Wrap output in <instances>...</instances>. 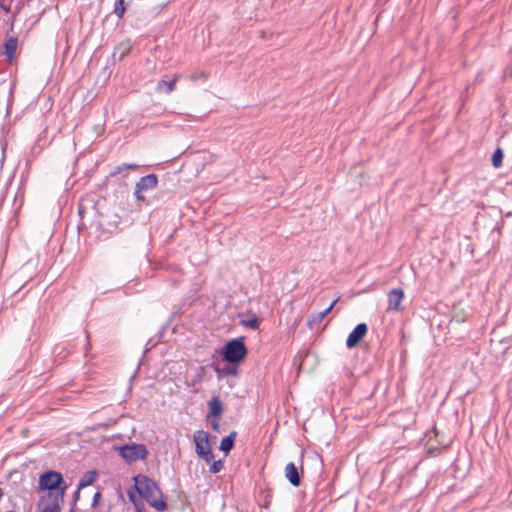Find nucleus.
Listing matches in <instances>:
<instances>
[{
    "label": "nucleus",
    "instance_id": "1",
    "mask_svg": "<svg viewBox=\"0 0 512 512\" xmlns=\"http://www.w3.org/2000/svg\"><path fill=\"white\" fill-rule=\"evenodd\" d=\"M137 492L156 510L164 511L166 503L162 499V493L156 483L150 478L142 475L134 477Z\"/></svg>",
    "mask_w": 512,
    "mask_h": 512
},
{
    "label": "nucleus",
    "instance_id": "2",
    "mask_svg": "<svg viewBox=\"0 0 512 512\" xmlns=\"http://www.w3.org/2000/svg\"><path fill=\"white\" fill-rule=\"evenodd\" d=\"M248 354V349L243 336L227 341L221 348L220 356L223 361L230 364L242 363Z\"/></svg>",
    "mask_w": 512,
    "mask_h": 512
},
{
    "label": "nucleus",
    "instance_id": "3",
    "mask_svg": "<svg viewBox=\"0 0 512 512\" xmlns=\"http://www.w3.org/2000/svg\"><path fill=\"white\" fill-rule=\"evenodd\" d=\"M95 431H84L82 433H74L67 435L68 445H77L79 448H98L107 442L100 435H95Z\"/></svg>",
    "mask_w": 512,
    "mask_h": 512
},
{
    "label": "nucleus",
    "instance_id": "4",
    "mask_svg": "<svg viewBox=\"0 0 512 512\" xmlns=\"http://www.w3.org/2000/svg\"><path fill=\"white\" fill-rule=\"evenodd\" d=\"M66 485L59 492H50L43 496L38 504L40 512H60Z\"/></svg>",
    "mask_w": 512,
    "mask_h": 512
},
{
    "label": "nucleus",
    "instance_id": "5",
    "mask_svg": "<svg viewBox=\"0 0 512 512\" xmlns=\"http://www.w3.org/2000/svg\"><path fill=\"white\" fill-rule=\"evenodd\" d=\"M230 450H220L221 456L214 454V450H196L199 458L203 459L210 465L209 471L213 474L220 472L223 469V461L228 456Z\"/></svg>",
    "mask_w": 512,
    "mask_h": 512
},
{
    "label": "nucleus",
    "instance_id": "6",
    "mask_svg": "<svg viewBox=\"0 0 512 512\" xmlns=\"http://www.w3.org/2000/svg\"><path fill=\"white\" fill-rule=\"evenodd\" d=\"M63 478L61 473L55 471H47L40 476L39 488L50 492H59Z\"/></svg>",
    "mask_w": 512,
    "mask_h": 512
},
{
    "label": "nucleus",
    "instance_id": "7",
    "mask_svg": "<svg viewBox=\"0 0 512 512\" xmlns=\"http://www.w3.org/2000/svg\"><path fill=\"white\" fill-rule=\"evenodd\" d=\"M158 185V177L156 174L151 173L139 179L136 183L134 196L138 202H146L144 192L156 188Z\"/></svg>",
    "mask_w": 512,
    "mask_h": 512
},
{
    "label": "nucleus",
    "instance_id": "8",
    "mask_svg": "<svg viewBox=\"0 0 512 512\" xmlns=\"http://www.w3.org/2000/svg\"><path fill=\"white\" fill-rule=\"evenodd\" d=\"M368 326L366 323H359L355 326V328L350 332L346 339V346L351 349L356 347L359 342L364 338L367 334Z\"/></svg>",
    "mask_w": 512,
    "mask_h": 512
},
{
    "label": "nucleus",
    "instance_id": "9",
    "mask_svg": "<svg viewBox=\"0 0 512 512\" xmlns=\"http://www.w3.org/2000/svg\"><path fill=\"white\" fill-rule=\"evenodd\" d=\"M404 298V291L401 288H393L388 293V307L387 311H401V302Z\"/></svg>",
    "mask_w": 512,
    "mask_h": 512
},
{
    "label": "nucleus",
    "instance_id": "10",
    "mask_svg": "<svg viewBox=\"0 0 512 512\" xmlns=\"http://www.w3.org/2000/svg\"><path fill=\"white\" fill-rule=\"evenodd\" d=\"M238 365L239 364L227 363L223 367H219L217 364L211 363L210 367H212L213 370L215 371L217 378L221 380L222 378L228 375L237 376L239 373Z\"/></svg>",
    "mask_w": 512,
    "mask_h": 512
},
{
    "label": "nucleus",
    "instance_id": "11",
    "mask_svg": "<svg viewBox=\"0 0 512 512\" xmlns=\"http://www.w3.org/2000/svg\"><path fill=\"white\" fill-rule=\"evenodd\" d=\"M121 457L127 462L132 463L136 460H145L148 450H119Z\"/></svg>",
    "mask_w": 512,
    "mask_h": 512
},
{
    "label": "nucleus",
    "instance_id": "12",
    "mask_svg": "<svg viewBox=\"0 0 512 512\" xmlns=\"http://www.w3.org/2000/svg\"><path fill=\"white\" fill-rule=\"evenodd\" d=\"M337 301H338V299L333 300L331 302V304L327 308H325L323 311L310 315L309 319H308V326L312 328V327L320 324L324 320V318L328 315V313L332 310V308L334 307V305L336 304Z\"/></svg>",
    "mask_w": 512,
    "mask_h": 512
},
{
    "label": "nucleus",
    "instance_id": "13",
    "mask_svg": "<svg viewBox=\"0 0 512 512\" xmlns=\"http://www.w3.org/2000/svg\"><path fill=\"white\" fill-rule=\"evenodd\" d=\"M178 79V75H175L171 80L161 79L156 85V91L158 93L170 94L175 90Z\"/></svg>",
    "mask_w": 512,
    "mask_h": 512
},
{
    "label": "nucleus",
    "instance_id": "14",
    "mask_svg": "<svg viewBox=\"0 0 512 512\" xmlns=\"http://www.w3.org/2000/svg\"><path fill=\"white\" fill-rule=\"evenodd\" d=\"M285 476L294 487H298L300 485L301 478L294 463L290 462L286 465Z\"/></svg>",
    "mask_w": 512,
    "mask_h": 512
},
{
    "label": "nucleus",
    "instance_id": "15",
    "mask_svg": "<svg viewBox=\"0 0 512 512\" xmlns=\"http://www.w3.org/2000/svg\"><path fill=\"white\" fill-rule=\"evenodd\" d=\"M193 440L195 448H211L210 446V434L203 430H198L194 433Z\"/></svg>",
    "mask_w": 512,
    "mask_h": 512
},
{
    "label": "nucleus",
    "instance_id": "16",
    "mask_svg": "<svg viewBox=\"0 0 512 512\" xmlns=\"http://www.w3.org/2000/svg\"><path fill=\"white\" fill-rule=\"evenodd\" d=\"M139 168L138 164L135 163H123L115 167L108 175V177H115L121 175L123 178L127 177L129 170H136Z\"/></svg>",
    "mask_w": 512,
    "mask_h": 512
},
{
    "label": "nucleus",
    "instance_id": "17",
    "mask_svg": "<svg viewBox=\"0 0 512 512\" xmlns=\"http://www.w3.org/2000/svg\"><path fill=\"white\" fill-rule=\"evenodd\" d=\"M209 415L217 418L222 414L223 404L219 397L214 396L208 401Z\"/></svg>",
    "mask_w": 512,
    "mask_h": 512
},
{
    "label": "nucleus",
    "instance_id": "18",
    "mask_svg": "<svg viewBox=\"0 0 512 512\" xmlns=\"http://www.w3.org/2000/svg\"><path fill=\"white\" fill-rule=\"evenodd\" d=\"M18 45V39L16 37H10L4 43V54L9 62L14 58Z\"/></svg>",
    "mask_w": 512,
    "mask_h": 512
},
{
    "label": "nucleus",
    "instance_id": "19",
    "mask_svg": "<svg viewBox=\"0 0 512 512\" xmlns=\"http://www.w3.org/2000/svg\"><path fill=\"white\" fill-rule=\"evenodd\" d=\"M130 50V43L122 42L117 47H115L112 57L114 60L117 59L118 61H122L130 53Z\"/></svg>",
    "mask_w": 512,
    "mask_h": 512
},
{
    "label": "nucleus",
    "instance_id": "20",
    "mask_svg": "<svg viewBox=\"0 0 512 512\" xmlns=\"http://www.w3.org/2000/svg\"><path fill=\"white\" fill-rule=\"evenodd\" d=\"M240 324L246 328L251 329V330H256V329H258V327L260 325V319L254 313H251L248 315L247 318L241 319Z\"/></svg>",
    "mask_w": 512,
    "mask_h": 512
},
{
    "label": "nucleus",
    "instance_id": "21",
    "mask_svg": "<svg viewBox=\"0 0 512 512\" xmlns=\"http://www.w3.org/2000/svg\"><path fill=\"white\" fill-rule=\"evenodd\" d=\"M98 473L96 471L87 472L80 480L78 487L84 488L91 485L97 478Z\"/></svg>",
    "mask_w": 512,
    "mask_h": 512
},
{
    "label": "nucleus",
    "instance_id": "22",
    "mask_svg": "<svg viewBox=\"0 0 512 512\" xmlns=\"http://www.w3.org/2000/svg\"><path fill=\"white\" fill-rule=\"evenodd\" d=\"M504 152L501 148L495 149L492 154L491 162L495 168H500L503 164Z\"/></svg>",
    "mask_w": 512,
    "mask_h": 512
},
{
    "label": "nucleus",
    "instance_id": "23",
    "mask_svg": "<svg viewBox=\"0 0 512 512\" xmlns=\"http://www.w3.org/2000/svg\"><path fill=\"white\" fill-rule=\"evenodd\" d=\"M236 432H231L229 435L223 437L218 448H234Z\"/></svg>",
    "mask_w": 512,
    "mask_h": 512
},
{
    "label": "nucleus",
    "instance_id": "24",
    "mask_svg": "<svg viewBox=\"0 0 512 512\" xmlns=\"http://www.w3.org/2000/svg\"><path fill=\"white\" fill-rule=\"evenodd\" d=\"M126 12L124 0H115L113 13L118 17L122 18Z\"/></svg>",
    "mask_w": 512,
    "mask_h": 512
},
{
    "label": "nucleus",
    "instance_id": "25",
    "mask_svg": "<svg viewBox=\"0 0 512 512\" xmlns=\"http://www.w3.org/2000/svg\"><path fill=\"white\" fill-rule=\"evenodd\" d=\"M111 448H125V449H128V448H146V447H145L144 444L126 443V444H122V445L113 444L111 446Z\"/></svg>",
    "mask_w": 512,
    "mask_h": 512
},
{
    "label": "nucleus",
    "instance_id": "26",
    "mask_svg": "<svg viewBox=\"0 0 512 512\" xmlns=\"http://www.w3.org/2000/svg\"><path fill=\"white\" fill-rule=\"evenodd\" d=\"M100 498H101V493L100 492H96L94 494V496H93V501H92V506L93 507H95L98 504Z\"/></svg>",
    "mask_w": 512,
    "mask_h": 512
},
{
    "label": "nucleus",
    "instance_id": "27",
    "mask_svg": "<svg viewBox=\"0 0 512 512\" xmlns=\"http://www.w3.org/2000/svg\"><path fill=\"white\" fill-rule=\"evenodd\" d=\"M218 437L215 435H210V446L213 448L217 445Z\"/></svg>",
    "mask_w": 512,
    "mask_h": 512
},
{
    "label": "nucleus",
    "instance_id": "28",
    "mask_svg": "<svg viewBox=\"0 0 512 512\" xmlns=\"http://www.w3.org/2000/svg\"><path fill=\"white\" fill-rule=\"evenodd\" d=\"M213 427H214V428H217V427H218V424H217V423H214V424H213Z\"/></svg>",
    "mask_w": 512,
    "mask_h": 512
},
{
    "label": "nucleus",
    "instance_id": "29",
    "mask_svg": "<svg viewBox=\"0 0 512 512\" xmlns=\"http://www.w3.org/2000/svg\"><path fill=\"white\" fill-rule=\"evenodd\" d=\"M6 512H14V511H12V510H9V511H6Z\"/></svg>",
    "mask_w": 512,
    "mask_h": 512
},
{
    "label": "nucleus",
    "instance_id": "30",
    "mask_svg": "<svg viewBox=\"0 0 512 512\" xmlns=\"http://www.w3.org/2000/svg\"><path fill=\"white\" fill-rule=\"evenodd\" d=\"M138 512H141L140 510H138Z\"/></svg>",
    "mask_w": 512,
    "mask_h": 512
},
{
    "label": "nucleus",
    "instance_id": "31",
    "mask_svg": "<svg viewBox=\"0 0 512 512\" xmlns=\"http://www.w3.org/2000/svg\"><path fill=\"white\" fill-rule=\"evenodd\" d=\"M71 512H74V511H71Z\"/></svg>",
    "mask_w": 512,
    "mask_h": 512
}]
</instances>
